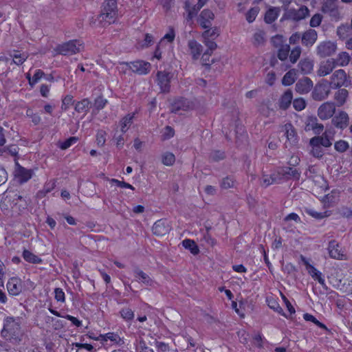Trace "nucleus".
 I'll use <instances>...</instances> for the list:
<instances>
[{"label":"nucleus","instance_id":"nucleus-1","mask_svg":"<svg viewBox=\"0 0 352 352\" xmlns=\"http://www.w3.org/2000/svg\"><path fill=\"white\" fill-rule=\"evenodd\" d=\"M30 202V199L23 197L19 191L8 189L1 201L0 208L7 211L11 208L14 212L21 214L25 212Z\"/></svg>","mask_w":352,"mask_h":352},{"label":"nucleus","instance_id":"nucleus-2","mask_svg":"<svg viewBox=\"0 0 352 352\" xmlns=\"http://www.w3.org/2000/svg\"><path fill=\"white\" fill-rule=\"evenodd\" d=\"M118 17V8L116 0H106L102 5L100 14L98 16L102 25L114 23Z\"/></svg>","mask_w":352,"mask_h":352},{"label":"nucleus","instance_id":"nucleus-3","mask_svg":"<svg viewBox=\"0 0 352 352\" xmlns=\"http://www.w3.org/2000/svg\"><path fill=\"white\" fill-rule=\"evenodd\" d=\"M21 332V322L19 318L8 316L4 319L3 327L1 330V336L7 340H16Z\"/></svg>","mask_w":352,"mask_h":352},{"label":"nucleus","instance_id":"nucleus-4","mask_svg":"<svg viewBox=\"0 0 352 352\" xmlns=\"http://www.w3.org/2000/svg\"><path fill=\"white\" fill-rule=\"evenodd\" d=\"M274 174L273 182L275 184H281L290 179L298 180L300 171L293 167H278L272 171Z\"/></svg>","mask_w":352,"mask_h":352},{"label":"nucleus","instance_id":"nucleus-5","mask_svg":"<svg viewBox=\"0 0 352 352\" xmlns=\"http://www.w3.org/2000/svg\"><path fill=\"white\" fill-rule=\"evenodd\" d=\"M82 48L81 41L72 40L61 45H58L56 50L60 54L69 56L79 52Z\"/></svg>","mask_w":352,"mask_h":352},{"label":"nucleus","instance_id":"nucleus-6","mask_svg":"<svg viewBox=\"0 0 352 352\" xmlns=\"http://www.w3.org/2000/svg\"><path fill=\"white\" fill-rule=\"evenodd\" d=\"M331 92V86L327 80H322L314 87L311 93L312 98L316 101H322L326 99Z\"/></svg>","mask_w":352,"mask_h":352},{"label":"nucleus","instance_id":"nucleus-7","mask_svg":"<svg viewBox=\"0 0 352 352\" xmlns=\"http://www.w3.org/2000/svg\"><path fill=\"white\" fill-rule=\"evenodd\" d=\"M309 15V10L305 6H302L299 9L285 8L283 18L294 21H301Z\"/></svg>","mask_w":352,"mask_h":352},{"label":"nucleus","instance_id":"nucleus-8","mask_svg":"<svg viewBox=\"0 0 352 352\" xmlns=\"http://www.w3.org/2000/svg\"><path fill=\"white\" fill-rule=\"evenodd\" d=\"M337 50L334 42L327 41L320 43L316 47V54L320 58H325L333 55Z\"/></svg>","mask_w":352,"mask_h":352},{"label":"nucleus","instance_id":"nucleus-9","mask_svg":"<svg viewBox=\"0 0 352 352\" xmlns=\"http://www.w3.org/2000/svg\"><path fill=\"white\" fill-rule=\"evenodd\" d=\"M194 106V103L188 99L179 98L171 104L170 111L175 113H177L180 111H187L192 110Z\"/></svg>","mask_w":352,"mask_h":352},{"label":"nucleus","instance_id":"nucleus-10","mask_svg":"<svg viewBox=\"0 0 352 352\" xmlns=\"http://www.w3.org/2000/svg\"><path fill=\"white\" fill-rule=\"evenodd\" d=\"M346 80V74L344 69H340L336 70L330 78L329 85L333 89H338L345 85Z\"/></svg>","mask_w":352,"mask_h":352},{"label":"nucleus","instance_id":"nucleus-11","mask_svg":"<svg viewBox=\"0 0 352 352\" xmlns=\"http://www.w3.org/2000/svg\"><path fill=\"white\" fill-rule=\"evenodd\" d=\"M336 111L335 104L327 102L322 104L318 109V116L322 120L331 118Z\"/></svg>","mask_w":352,"mask_h":352},{"label":"nucleus","instance_id":"nucleus-12","mask_svg":"<svg viewBox=\"0 0 352 352\" xmlns=\"http://www.w3.org/2000/svg\"><path fill=\"white\" fill-rule=\"evenodd\" d=\"M157 85L160 86L161 91L163 93H168L170 88L171 74L164 71H160L157 73Z\"/></svg>","mask_w":352,"mask_h":352},{"label":"nucleus","instance_id":"nucleus-13","mask_svg":"<svg viewBox=\"0 0 352 352\" xmlns=\"http://www.w3.org/2000/svg\"><path fill=\"white\" fill-rule=\"evenodd\" d=\"M129 65L130 69L139 75H146L150 70L151 65L150 63L144 60H135L127 63Z\"/></svg>","mask_w":352,"mask_h":352},{"label":"nucleus","instance_id":"nucleus-14","mask_svg":"<svg viewBox=\"0 0 352 352\" xmlns=\"http://www.w3.org/2000/svg\"><path fill=\"white\" fill-rule=\"evenodd\" d=\"M334 58H328L320 63L318 69L316 72L320 77H324L330 74L336 68Z\"/></svg>","mask_w":352,"mask_h":352},{"label":"nucleus","instance_id":"nucleus-15","mask_svg":"<svg viewBox=\"0 0 352 352\" xmlns=\"http://www.w3.org/2000/svg\"><path fill=\"white\" fill-rule=\"evenodd\" d=\"M34 172L31 169H26L21 166H18L14 171L16 181L23 184L29 181L33 176Z\"/></svg>","mask_w":352,"mask_h":352},{"label":"nucleus","instance_id":"nucleus-16","mask_svg":"<svg viewBox=\"0 0 352 352\" xmlns=\"http://www.w3.org/2000/svg\"><path fill=\"white\" fill-rule=\"evenodd\" d=\"M171 228L169 223L166 219H160L157 221L153 226V233L158 236H162L168 234Z\"/></svg>","mask_w":352,"mask_h":352},{"label":"nucleus","instance_id":"nucleus-17","mask_svg":"<svg viewBox=\"0 0 352 352\" xmlns=\"http://www.w3.org/2000/svg\"><path fill=\"white\" fill-rule=\"evenodd\" d=\"M329 254L331 258L338 260H346V255L343 254L342 248L335 240L331 241L328 245Z\"/></svg>","mask_w":352,"mask_h":352},{"label":"nucleus","instance_id":"nucleus-18","mask_svg":"<svg viewBox=\"0 0 352 352\" xmlns=\"http://www.w3.org/2000/svg\"><path fill=\"white\" fill-rule=\"evenodd\" d=\"M208 1V0H198L197 5L192 7L190 1L186 0L184 8L188 12L186 19L191 20Z\"/></svg>","mask_w":352,"mask_h":352},{"label":"nucleus","instance_id":"nucleus-19","mask_svg":"<svg viewBox=\"0 0 352 352\" xmlns=\"http://www.w3.org/2000/svg\"><path fill=\"white\" fill-rule=\"evenodd\" d=\"M214 18V14L210 10L204 9L198 18V23L203 28L207 29L211 27Z\"/></svg>","mask_w":352,"mask_h":352},{"label":"nucleus","instance_id":"nucleus-20","mask_svg":"<svg viewBox=\"0 0 352 352\" xmlns=\"http://www.w3.org/2000/svg\"><path fill=\"white\" fill-rule=\"evenodd\" d=\"M133 274L137 281L142 283L146 286L155 287L157 285V283L154 280H153L147 274H146L139 268H136L135 270H134Z\"/></svg>","mask_w":352,"mask_h":352},{"label":"nucleus","instance_id":"nucleus-21","mask_svg":"<svg viewBox=\"0 0 352 352\" xmlns=\"http://www.w3.org/2000/svg\"><path fill=\"white\" fill-rule=\"evenodd\" d=\"M6 287L10 295L17 296L22 292L21 280L16 277H12L8 280Z\"/></svg>","mask_w":352,"mask_h":352},{"label":"nucleus","instance_id":"nucleus-22","mask_svg":"<svg viewBox=\"0 0 352 352\" xmlns=\"http://www.w3.org/2000/svg\"><path fill=\"white\" fill-rule=\"evenodd\" d=\"M324 129L322 124L318 122V119L316 116H309L307 118L305 122V130L313 131L316 135L320 134Z\"/></svg>","mask_w":352,"mask_h":352},{"label":"nucleus","instance_id":"nucleus-23","mask_svg":"<svg viewBox=\"0 0 352 352\" xmlns=\"http://www.w3.org/2000/svg\"><path fill=\"white\" fill-rule=\"evenodd\" d=\"M318 38L317 32L314 29H309L301 34L302 44L307 47H311Z\"/></svg>","mask_w":352,"mask_h":352},{"label":"nucleus","instance_id":"nucleus-24","mask_svg":"<svg viewBox=\"0 0 352 352\" xmlns=\"http://www.w3.org/2000/svg\"><path fill=\"white\" fill-rule=\"evenodd\" d=\"M313 87L312 80L307 78L300 79L296 84L295 89L300 94H307Z\"/></svg>","mask_w":352,"mask_h":352},{"label":"nucleus","instance_id":"nucleus-25","mask_svg":"<svg viewBox=\"0 0 352 352\" xmlns=\"http://www.w3.org/2000/svg\"><path fill=\"white\" fill-rule=\"evenodd\" d=\"M188 47L192 59L198 60L203 52V46L197 41L192 39L188 41Z\"/></svg>","mask_w":352,"mask_h":352},{"label":"nucleus","instance_id":"nucleus-26","mask_svg":"<svg viewBox=\"0 0 352 352\" xmlns=\"http://www.w3.org/2000/svg\"><path fill=\"white\" fill-rule=\"evenodd\" d=\"M332 123L339 129H344L349 124V116L344 111H341L332 119Z\"/></svg>","mask_w":352,"mask_h":352},{"label":"nucleus","instance_id":"nucleus-27","mask_svg":"<svg viewBox=\"0 0 352 352\" xmlns=\"http://www.w3.org/2000/svg\"><path fill=\"white\" fill-rule=\"evenodd\" d=\"M235 136L237 146H241L248 142V134L243 126H236Z\"/></svg>","mask_w":352,"mask_h":352},{"label":"nucleus","instance_id":"nucleus-28","mask_svg":"<svg viewBox=\"0 0 352 352\" xmlns=\"http://www.w3.org/2000/svg\"><path fill=\"white\" fill-rule=\"evenodd\" d=\"M298 67L302 74H309L314 69V61L309 58L302 59L298 65Z\"/></svg>","mask_w":352,"mask_h":352},{"label":"nucleus","instance_id":"nucleus-29","mask_svg":"<svg viewBox=\"0 0 352 352\" xmlns=\"http://www.w3.org/2000/svg\"><path fill=\"white\" fill-rule=\"evenodd\" d=\"M135 113H130L124 116L120 121L122 133H126L133 122Z\"/></svg>","mask_w":352,"mask_h":352},{"label":"nucleus","instance_id":"nucleus-30","mask_svg":"<svg viewBox=\"0 0 352 352\" xmlns=\"http://www.w3.org/2000/svg\"><path fill=\"white\" fill-rule=\"evenodd\" d=\"M293 98L292 91L289 89L287 90L280 97L279 100V107L282 109H287L291 104Z\"/></svg>","mask_w":352,"mask_h":352},{"label":"nucleus","instance_id":"nucleus-31","mask_svg":"<svg viewBox=\"0 0 352 352\" xmlns=\"http://www.w3.org/2000/svg\"><path fill=\"white\" fill-rule=\"evenodd\" d=\"M351 60V56L346 52H342L334 58L336 67H344L346 66Z\"/></svg>","mask_w":352,"mask_h":352},{"label":"nucleus","instance_id":"nucleus-32","mask_svg":"<svg viewBox=\"0 0 352 352\" xmlns=\"http://www.w3.org/2000/svg\"><path fill=\"white\" fill-rule=\"evenodd\" d=\"M338 200V192L337 191H331V193L326 195L323 199L322 202L326 207H331Z\"/></svg>","mask_w":352,"mask_h":352},{"label":"nucleus","instance_id":"nucleus-33","mask_svg":"<svg viewBox=\"0 0 352 352\" xmlns=\"http://www.w3.org/2000/svg\"><path fill=\"white\" fill-rule=\"evenodd\" d=\"M23 257L25 261L33 264H41L43 262L41 258L28 250H23Z\"/></svg>","mask_w":352,"mask_h":352},{"label":"nucleus","instance_id":"nucleus-34","mask_svg":"<svg viewBox=\"0 0 352 352\" xmlns=\"http://www.w3.org/2000/svg\"><path fill=\"white\" fill-rule=\"evenodd\" d=\"M285 135L287 139L292 143H296L297 140L296 132L292 124L288 123L285 125Z\"/></svg>","mask_w":352,"mask_h":352},{"label":"nucleus","instance_id":"nucleus-35","mask_svg":"<svg viewBox=\"0 0 352 352\" xmlns=\"http://www.w3.org/2000/svg\"><path fill=\"white\" fill-rule=\"evenodd\" d=\"M296 78V70L295 69H290L283 76L282 79L283 85L289 86L292 85Z\"/></svg>","mask_w":352,"mask_h":352},{"label":"nucleus","instance_id":"nucleus-36","mask_svg":"<svg viewBox=\"0 0 352 352\" xmlns=\"http://www.w3.org/2000/svg\"><path fill=\"white\" fill-rule=\"evenodd\" d=\"M91 105L90 101L87 98L82 99L75 104V111L78 113H87Z\"/></svg>","mask_w":352,"mask_h":352},{"label":"nucleus","instance_id":"nucleus-37","mask_svg":"<svg viewBox=\"0 0 352 352\" xmlns=\"http://www.w3.org/2000/svg\"><path fill=\"white\" fill-rule=\"evenodd\" d=\"M182 245L187 250H189L191 254L197 255L199 252V249L196 243L191 239H184L182 242Z\"/></svg>","mask_w":352,"mask_h":352},{"label":"nucleus","instance_id":"nucleus-38","mask_svg":"<svg viewBox=\"0 0 352 352\" xmlns=\"http://www.w3.org/2000/svg\"><path fill=\"white\" fill-rule=\"evenodd\" d=\"M280 9L278 8H272L269 9L265 15V21L267 23H272L278 17Z\"/></svg>","mask_w":352,"mask_h":352},{"label":"nucleus","instance_id":"nucleus-39","mask_svg":"<svg viewBox=\"0 0 352 352\" xmlns=\"http://www.w3.org/2000/svg\"><path fill=\"white\" fill-rule=\"evenodd\" d=\"M349 96V92L346 89H339L335 94V100L338 102V106H342Z\"/></svg>","mask_w":352,"mask_h":352},{"label":"nucleus","instance_id":"nucleus-40","mask_svg":"<svg viewBox=\"0 0 352 352\" xmlns=\"http://www.w3.org/2000/svg\"><path fill=\"white\" fill-rule=\"evenodd\" d=\"M120 317L126 322H131L133 320L135 314L130 307H122L120 311Z\"/></svg>","mask_w":352,"mask_h":352},{"label":"nucleus","instance_id":"nucleus-41","mask_svg":"<svg viewBox=\"0 0 352 352\" xmlns=\"http://www.w3.org/2000/svg\"><path fill=\"white\" fill-rule=\"evenodd\" d=\"M253 44L255 46H260L265 43V32L262 30L256 31L253 36Z\"/></svg>","mask_w":352,"mask_h":352},{"label":"nucleus","instance_id":"nucleus-42","mask_svg":"<svg viewBox=\"0 0 352 352\" xmlns=\"http://www.w3.org/2000/svg\"><path fill=\"white\" fill-rule=\"evenodd\" d=\"M308 272L312 276V278H314L315 280H317L321 285H324L325 281L324 279L322 277V274L320 272H319L314 266H310V268L308 270Z\"/></svg>","mask_w":352,"mask_h":352},{"label":"nucleus","instance_id":"nucleus-43","mask_svg":"<svg viewBox=\"0 0 352 352\" xmlns=\"http://www.w3.org/2000/svg\"><path fill=\"white\" fill-rule=\"evenodd\" d=\"M290 47L289 45H282L278 49L277 56L280 60H285L287 58Z\"/></svg>","mask_w":352,"mask_h":352},{"label":"nucleus","instance_id":"nucleus-44","mask_svg":"<svg viewBox=\"0 0 352 352\" xmlns=\"http://www.w3.org/2000/svg\"><path fill=\"white\" fill-rule=\"evenodd\" d=\"M175 30L173 27L170 26L168 28V31L167 32V33H166L165 35L160 40V45H162L165 41H166L168 43H173V41L175 40Z\"/></svg>","mask_w":352,"mask_h":352},{"label":"nucleus","instance_id":"nucleus-45","mask_svg":"<svg viewBox=\"0 0 352 352\" xmlns=\"http://www.w3.org/2000/svg\"><path fill=\"white\" fill-rule=\"evenodd\" d=\"M219 36V30L217 28L213 29L209 28L202 34L204 39H212L214 40Z\"/></svg>","mask_w":352,"mask_h":352},{"label":"nucleus","instance_id":"nucleus-46","mask_svg":"<svg viewBox=\"0 0 352 352\" xmlns=\"http://www.w3.org/2000/svg\"><path fill=\"white\" fill-rule=\"evenodd\" d=\"M11 56L13 58V60L11 62V64L14 63L17 65H22L28 58V56L25 54H14L13 55H11Z\"/></svg>","mask_w":352,"mask_h":352},{"label":"nucleus","instance_id":"nucleus-47","mask_svg":"<svg viewBox=\"0 0 352 352\" xmlns=\"http://www.w3.org/2000/svg\"><path fill=\"white\" fill-rule=\"evenodd\" d=\"M302 49L300 46H296L291 50L289 60L292 63H296L300 56Z\"/></svg>","mask_w":352,"mask_h":352},{"label":"nucleus","instance_id":"nucleus-48","mask_svg":"<svg viewBox=\"0 0 352 352\" xmlns=\"http://www.w3.org/2000/svg\"><path fill=\"white\" fill-rule=\"evenodd\" d=\"M274 180V174L272 173L270 175H263L261 179V184L262 186L267 187L270 185L275 184Z\"/></svg>","mask_w":352,"mask_h":352},{"label":"nucleus","instance_id":"nucleus-49","mask_svg":"<svg viewBox=\"0 0 352 352\" xmlns=\"http://www.w3.org/2000/svg\"><path fill=\"white\" fill-rule=\"evenodd\" d=\"M334 148L339 153L345 152L349 148V144L344 140H339L334 144Z\"/></svg>","mask_w":352,"mask_h":352},{"label":"nucleus","instance_id":"nucleus-50","mask_svg":"<svg viewBox=\"0 0 352 352\" xmlns=\"http://www.w3.org/2000/svg\"><path fill=\"white\" fill-rule=\"evenodd\" d=\"M259 9L258 7L252 8L246 14V20L248 21V23L253 22L258 13Z\"/></svg>","mask_w":352,"mask_h":352},{"label":"nucleus","instance_id":"nucleus-51","mask_svg":"<svg viewBox=\"0 0 352 352\" xmlns=\"http://www.w3.org/2000/svg\"><path fill=\"white\" fill-rule=\"evenodd\" d=\"M73 103V96L70 95H67L62 100L61 109L64 111H67Z\"/></svg>","mask_w":352,"mask_h":352},{"label":"nucleus","instance_id":"nucleus-52","mask_svg":"<svg viewBox=\"0 0 352 352\" xmlns=\"http://www.w3.org/2000/svg\"><path fill=\"white\" fill-rule=\"evenodd\" d=\"M306 212L310 216H311L317 219H322L329 216V214H327V211H325L324 212H318L314 210V209H307V210H306Z\"/></svg>","mask_w":352,"mask_h":352},{"label":"nucleus","instance_id":"nucleus-53","mask_svg":"<svg viewBox=\"0 0 352 352\" xmlns=\"http://www.w3.org/2000/svg\"><path fill=\"white\" fill-rule=\"evenodd\" d=\"M322 20V16L320 14H315L311 18L309 21V25L312 28H316L318 27Z\"/></svg>","mask_w":352,"mask_h":352},{"label":"nucleus","instance_id":"nucleus-54","mask_svg":"<svg viewBox=\"0 0 352 352\" xmlns=\"http://www.w3.org/2000/svg\"><path fill=\"white\" fill-rule=\"evenodd\" d=\"M349 27L346 25H342L337 28V34L340 38H345L348 36Z\"/></svg>","mask_w":352,"mask_h":352},{"label":"nucleus","instance_id":"nucleus-55","mask_svg":"<svg viewBox=\"0 0 352 352\" xmlns=\"http://www.w3.org/2000/svg\"><path fill=\"white\" fill-rule=\"evenodd\" d=\"M45 76V73L41 69H36L34 76L32 78V80H30V86L33 87L35 84H36L42 77Z\"/></svg>","mask_w":352,"mask_h":352},{"label":"nucleus","instance_id":"nucleus-56","mask_svg":"<svg viewBox=\"0 0 352 352\" xmlns=\"http://www.w3.org/2000/svg\"><path fill=\"white\" fill-rule=\"evenodd\" d=\"M174 135V129L170 126H166L163 130L162 137L163 140H169L173 138Z\"/></svg>","mask_w":352,"mask_h":352},{"label":"nucleus","instance_id":"nucleus-57","mask_svg":"<svg viewBox=\"0 0 352 352\" xmlns=\"http://www.w3.org/2000/svg\"><path fill=\"white\" fill-rule=\"evenodd\" d=\"M26 115L28 117L32 119V122L35 124H38L41 120L40 116L37 113L33 112V111L30 109H28L26 111Z\"/></svg>","mask_w":352,"mask_h":352},{"label":"nucleus","instance_id":"nucleus-58","mask_svg":"<svg viewBox=\"0 0 352 352\" xmlns=\"http://www.w3.org/2000/svg\"><path fill=\"white\" fill-rule=\"evenodd\" d=\"M293 107L296 111H302L306 107L305 100L302 98H296L293 101Z\"/></svg>","mask_w":352,"mask_h":352},{"label":"nucleus","instance_id":"nucleus-59","mask_svg":"<svg viewBox=\"0 0 352 352\" xmlns=\"http://www.w3.org/2000/svg\"><path fill=\"white\" fill-rule=\"evenodd\" d=\"M78 141V138L70 137L69 138L60 143V148L62 149H67L70 147L72 144H75Z\"/></svg>","mask_w":352,"mask_h":352},{"label":"nucleus","instance_id":"nucleus-60","mask_svg":"<svg viewBox=\"0 0 352 352\" xmlns=\"http://www.w3.org/2000/svg\"><path fill=\"white\" fill-rule=\"evenodd\" d=\"M322 10L324 12H329L331 16H334V17H336L339 14L338 10L337 8H336L334 7H331V5H328L327 3H326L322 7Z\"/></svg>","mask_w":352,"mask_h":352},{"label":"nucleus","instance_id":"nucleus-61","mask_svg":"<svg viewBox=\"0 0 352 352\" xmlns=\"http://www.w3.org/2000/svg\"><path fill=\"white\" fill-rule=\"evenodd\" d=\"M107 102V100L105 98L100 96L96 98L94 101V107L97 110L99 111L105 107Z\"/></svg>","mask_w":352,"mask_h":352},{"label":"nucleus","instance_id":"nucleus-62","mask_svg":"<svg viewBox=\"0 0 352 352\" xmlns=\"http://www.w3.org/2000/svg\"><path fill=\"white\" fill-rule=\"evenodd\" d=\"M106 132L104 131H98L96 134V142L99 146H103L106 141Z\"/></svg>","mask_w":352,"mask_h":352},{"label":"nucleus","instance_id":"nucleus-63","mask_svg":"<svg viewBox=\"0 0 352 352\" xmlns=\"http://www.w3.org/2000/svg\"><path fill=\"white\" fill-rule=\"evenodd\" d=\"M204 43L208 47L207 50H208V52L210 54L217 47V43L212 39H204Z\"/></svg>","mask_w":352,"mask_h":352},{"label":"nucleus","instance_id":"nucleus-64","mask_svg":"<svg viewBox=\"0 0 352 352\" xmlns=\"http://www.w3.org/2000/svg\"><path fill=\"white\" fill-rule=\"evenodd\" d=\"M55 299L57 301L63 302L65 300V293L60 288H56L54 289Z\"/></svg>","mask_w":352,"mask_h":352}]
</instances>
